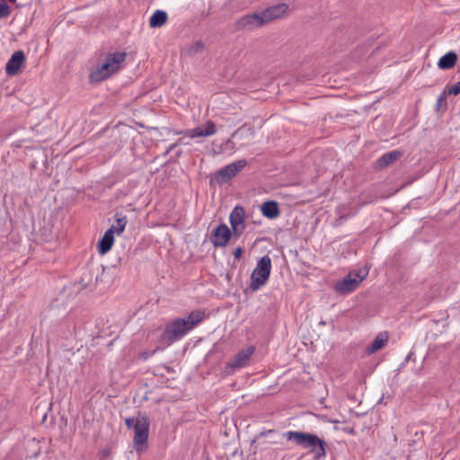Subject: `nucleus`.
I'll list each match as a JSON object with an SVG mask.
<instances>
[{
    "mask_svg": "<svg viewBox=\"0 0 460 460\" xmlns=\"http://www.w3.org/2000/svg\"><path fill=\"white\" fill-rule=\"evenodd\" d=\"M205 318V312L194 310L186 318H176L166 324L161 341L168 345L181 340Z\"/></svg>",
    "mask_w": 460,
    "mask_h": 460,
    "instance_id": "obj_1",
    "label": "nucleus"
},
{
    "mask_svg": "<svg viewBox=\"0 0 460 460\" xmlns=\"http://www.w3.org/2000/svg\"><path fill=\"white\" fill-rule=\"evenodd\" d=\"M283 437L296 446L303 449H308L314 455L315 460H321L327 455V442L316 434L288 430L283 434Z\"/></svg>",
    "mask_w": 460,
    "mask_h": 460,
    "instance_id": "obj_2",
    "label": "nucleus"
},
{
    "mask_svg": "<svg viewBox=\"0 0 460 460\" xmlns=\"http://www.w3.org/2000/svg\"><path fill=\"white\" fill-rule=\"evenodd\" d=\"M270 272L271 259L269 255H264L257 261L256 267L251 275L250 288L252 291L260 289L268 282Z\"/></svg>",
    "mask_w": 460,
    "mask_h": 460,
    "instance_id": "obj_3",
    "label": "nucleus"
},
{
    "mask_svg": "<svg viewBox=\"0 0 460 460\" xmlns=\"http://www.w3.org/2000/svg\"><path fill=\"white\" fill-rule=\"evenodd\" d=\"M150 420L146 415H139L136 418L134 425V448L137 452H141L147 447L149 436Z\"/></svg>",
    "mask_w": 460,
    "mask_h": 460,
    "instance_id": "obj_4",
    "label": "nucleus"
},
{
    "mask_svg": "<svg viewBox=\"0 0 460 460\" xmlns=\"http://www.w3.org/2000/svg\"><path fill=\"white\" fill-rule=\"evenodd\" d=\"M247 165L245 159H240L231 163L215 172L210 179V183L223 185L231 181L238 172H240Z\"/></svg>",
    "mask_w": 460,
    "mask_h": 460,
    "instance_id": "obj_5",
    "label": "nucleus"
},
{
    "mask_svg": "<svg viewBox=\"0 0 460 460\" xmlns=\"http://www.w3.org/2000/svg\"><path fill=\"white\" fill-rule=\"evenodd\" d=\"M365 277L366 275H360L358 271H349L346 277L336 282L334 289L341 295L349 294L358 288Z\"/></svg>",
    "mask_w": 460,
    "mask_h": 460,
    "instance_id": "obj_6",
    "label": "nucleus"
},
{
    "mask_svg": "<svg viewBox=\"0 0 460 460\" xmlns=\"http://www.w3.org/2000/svg\"><path fill=\"white\" fill-rule=\"evenodd\" d=\"M264 20L261 13H248L240 17L235 22V28L238 31H253L261 27Z\"/></svg>",
    "mask_w": 460,
    "mask_h": 460,
    "instance_id": "obj_7",
    "label": "nucleus"
},
{
    "mask_svg": "<svg viewBox=\"0 0 460 460\" xmlns=\"http://www.w3.org/2000/svg\"><path fill=\"white\" fill-rule=\"evenodd\" d=\"M231 236L230 228L222 223L212 230L209 239L214 247H225L229 243Z\"/></svg>",
    "mask_w": 460,
    "mask_h": 460,
    "instance_id": "obj_8",
    "label": "nucleus"
},
{
    "mask_svg": "<svg viewBox=\"0 0 460 460\" xmlns=\"http://www.w3.org/2000/svg\"><path fill=\"white\" fill-rule=\"evenodd\" d=\"M116 74L112 67L103 59L102 63L97 65L89 74V80L92 83H101Z\"/></svg>",
    "mask_w": 460,
    "mask_h": 460,
    "instance_id": "obj_9",
    "label": "nucleus"
},
{
    "mask_svg": "<svg viewBox=\"0 0 460 460\" xmlns=\"http://www.w3.org/2000/svg\"><path fill=\"white\" fill-rule=\"evenodd\" d=\"M25 61L26 57L22 50L14 51L5 65L6 75L9 76L17 75Z\"/></svg>",
    "mask_w": 460,
    "mask_h": 460,
    "instance_id": "obj_10",
    "label": "nucleus"
},
{
    "mask_svg": "<svg viewBox=\"0 0 460 460\" xmlns=\"http://www.w3.org/2000/svg\"><path fill=\"white\" fill-rule=\"evenodd\" d=\"M254 352V348L252 346H249L244 349L239 351L234 358L227 363V367L234 369H240L246 366L249 361L251 356Z\"/></svg>",
    "mask_w": 460,
    "mask_h": 460,
    "instance_id": "obj_11",
    "label": "nucleus"
},
{
    "mask_svg": "<svg viewBox=\"0 0 460 460\" xmlns=\"http://www.w3.org/2000/svg\"><path fill=\"white\" fill-rule=\"evenodd\" d=\"M288 9V6L286 4H279L264 9L261 12L264 23L280 18Z\"/></svg>",
    "mask_w": 460,
    "mask_h": 460,
    "instance_id": "obj_12",
    "label": "nucleus"
},
{
    "mask_svg": "<svg viewBox=\"0 0 460 460\" xmlns=\"http://www.w3.org/2000/svg\"><path fill=\"white\" fill-rule=\"evenodd\" d=\"M127 53L123 51H115L107 53L104 59L112 67L113 71L118 73L122 67V64L126 60Z\"/></svg>",
    "mask_w": 460,
    "mask_h": 460,
    "instance_id": "obj_13",
    "label": "nucleus"
},
{
    "mask_svg": "<svg viewBox=\"0 0 460 460\" xmlns=\"http://www.w3.org/2000/svg\"><path fill=\"white\" fill-rule=\"evenodd\" d=\"M114 243L112 229H108L103 236L98 241L97 249L100 254L104 255L111 251Z\"/></svg>",
    "mask_w": 460,
    "mask_h": 460,
    "instance_id": "obj_14",
    "label": "nucleus"
},
{
    "mask_svg": "<svg viewBox=\"0 0 460 460\" xmlns=\"http://www.w3.org/2000/svg\"><path fill=\"white\" fill-rule=\"evenodd\" d=\"M261 211L263 217L269 219H275L280 215L279 203L275 200H267L261 206Z\"/></svg>",
    "mask_w": 460,
    "mask_h": 460,
    "instance_id": "obj_15",
    "label": "nucleus"
},
{
    "mask_svg": "<svg viewBox=\"0 0 460 460\" xmlns=\"http://www.w3.org/2000/svg\"><path fill=\"white\" fill-rule=\"evenodd\" d=\"M401 155L402 152L398 150L385 153L376 160V166L380 169L385 168L398 160Z\"/></svg>",
    "mask_w": 460,
    "mask_h": 460,
    "instance_id": "obj_16",
    "label": "nucleus"
},
{
    "mask_svg": "<svg viewBox=\"0 0 460 460\" xmlns=\"http://www.w3.org/2000/svg\"><path fill=\"white\" fill-rule=\"evenodd\" d=\"M245 210L242 206H235L229 216L231 226H245Z\"/></svg>",
    "mask_w": 460,
    "mask_h": 460,
    "instance_id": "obj_17",
    "label": "nucleus"
},
{
    "mask_svg": "<svg viewBox=\"0 0 460 460\" xmlns=\"http://www.w3.org/2000/svg\"><path fill=\"white\" fill-rule=\"evenodd\" d=\"M457 61V55L454 51H449L442 56L438 62V66L443 70H448L455 66Z\"/></svg>",
    "mask_w": 460,
    "mask_h": 460,
    "instance_id": "obj_18",
    "label": "nucleus"
},
{
    "mask_svg": "<svg viewBox=\"0 0 460 460\" xmlns=\"http://www.w3.org/2000/svg\"><path fill=\"white\" fill-rule=\"evenodd\" d=\"M388 341V335L386 332H380L367 347V354H373L381 349Z\"/></svg>",
    "mask_w": 460,
    "mask_h": 460,
    "instance_id": "obj_19",
    "label": "nucleus"
},
{
    "mask_svg": "<svg viewBox=\"0 0 460 460\" xmlns=\"http://www.w3.org/2000/svg\"><path fill=\"white\" fill-rule=\"evenodd\" d=\"M168 19L166 12L163 10H156L149 20V25L152 28H159L163 26Z\"/></svg>",
    "mask_w": 460,
    "mask_h": 460,
    "instance_id": "obj_20",
    "label": "nucleus"
},
{
    "mask_svg": "<svg viewBox=\"0 0 460 460\" xmlns=\"http://www.w3.org/2000/svg\"><path fill=\"white\" fill-rule=\"evenodd\" d=\"M115 217V224L112 225L109 229L113 230V234L116 233L118 235H119L124 232L126 228L128 218L126 216L118 217V214H116Z\"/></svg>",
    "mask_w": 460,
    "mask_h": 460,
    "instance_id": "obj_21",
    "label": "nucleus"
},
{
    "mask_svg": "<svg viewBox=\"0 0 460 460\" xmlns=\"http://www.w3.org/2000/svg\"><path fill=\"white\" fill-rule=\"evenodd\" d=\"M443 91L447 95H458L460 93V81L453 85H447Z\"/></svg>",
    "mask_w": 460,
    "mask_h": 460,
    "instance_id": "obj_22",
    "label": "nucleus"
},
{
    "mask_svg": "<svg viewBox=\"0 0 460 460\" xmlns=\"http://www.w3.org/2000/svg\"><path fill=\"white\" fill-rule=\"evenodd\" d=\"M447 96V95L443 91L440 93V95L438 97L437 102H436V105H435V110L437 111H439L442 108H444V110H447V104H446Z\"/></svg>",
    "mask_w": 460,
    "mask_h": 460,
    "instance_id": "obj_23",
    "label": "nucleus"
},
{
    "mask_svg": "<svg viewBox=\"0 0 460 460\" xmlns=\"http://www.w3.org/2000/svg\"><path fill=\"white\" fill-rule=\"evenodd\" d=\"M11 13V8L5 0H0V18H6Z\"/></svg>",
    "mask_w": 460,
    "mask_h": 460,
    "instance_id": "obj_24",
    "label": "nucleus"
},
{
    "mask_svg": "<svg viewBox=\"0 0 460 460\" xmlns=\"http://www.w3.org/2000/svg\"><path fill=\"white\" fill-rule=\"evenodd\" d=\"M187 135L191 138L207 137L205 131L201 128H192L187 132Z\"/></svg>",
    "mask_w": 460,
    "mask_h": 460,
    "instance_id": "obj_25",
    "label": "nucleus"
},
{
    "mask_svg": "<svg viewBox=\"0 0 460 460\" xmlns=\"http://www.w3.org/2000/svg\"><path fill=\"white\" fill-rule=\"evenodd\" d=\"M207 137L212 136L216 133V125L213 121L208 120L205 124V128H203Z\"/></svg>",
    "mask_w": 460,
    "mask_h": 460,
    "instance_id": "obj_26",
    "label": "nucleus"
},
{
    "mask_svg": "<svg viewBox=\"0 0 460 460\" xmlns=\"http://www.w3.org/2000/svg\"><path fill=\"white\" fill-rule=\"evenodd\" d=\"M232 227V235H234L236 238H239L243 231L245 230V226H231Z\"/></svg>",
    "mask_w": 460,
    "mask_h": 460,
    "instance_id": "obj_27",
    "label": "nucleus"
},
{
    "mask_svg": "<svg viewBox=\"0 0 460 460\" xmlns=\"http://www.w3.org/2000/svg\"><path fill=\"white\" fill-rule=\"evenodd\" d=\"M136 423V419L135 418H132V417H128L125 420V425L126 427L130 429H134V425Z\"/></svg>",
    "mask_w": 460,
    "mask_h": 460,
    "instance_id": "obj_28",
    "label": "nucleus"
},
{
    "mask_svg": "<svg viewBox=\"0 0 460 460\" xmlns=\"http://www.w3.org/2000/svg\"><path fill=\"white\" fill-rule=\"evenodd\" d=\"M243 253V250L240 246L235 248L233 252V255H234V259H237V260H239L242 257Z\"/></svg>",
    "mask_w": 460,
    "mask_h": 460,
    "instance_id": "obj_29",
    "label": "nucleus"
},
{
    "mask_svg": "<svg viewBox=\"0 0 460 460\" xmlns=\"http://www.w3.org/2000/svg\"><path fill=\"white\" fill-rule=\"evenodd\" d=\"M204 45L201 41H197L192 47L191 50L194 52H198L203 49Z\"/></svg>",
    "mask_w": 460,
    "mask_h": 460,
    "instance_id": "obj_30",
    "label": "nucleus"
},
{
    "mask_svg": "<svg viewBox=\"0 0 460 460\" xmlns=\"http://www.w3.org/2000/svg\"><path fill=\"white\" fill-rule=\"evenodd\" d=\"M176 146H178V143H173V144L170 145L167 147V149L165 150L164 155L165 156V155H169L172 150L175 149Z\"/></svg>",
    "mask_w": 460,
    "mask_h": 460,
    "instance_id": "obj_31",
    "label": "nucleus"
},
{
    "mask_svg": "<svg viewBox=\"0 0 460 460\" xmlns=\"http://www.w3.org/2000/svg\"><path fill=\"white\" fill-rule=\"evenodd\" d=\"M273 431H274V430H272V429H270V430H267V431H262V432H261V433H260V435H259V436H260V437L267 436V434H269V433H272Z\"/></svg>",
    "mask_w": 460,
    "mask_h": 460,
    "instance_id": "obj_32",
    "label": "nucleus"
},
{
    "mask_svg": "<svg viewBox=\"0 0 460 460\" xmlns=\"http://www.w3.org/2000/svg\"><path fill=\"white\" fill-rule=\"evenodd\" d=\"M349 217V216H341L340 217V220H346Z\"/></svg>",
    "mask_w": 460,
    "mask_h": 460,
    "instance_id": "obj_33",
    "label": "nucleus"
},
{
    "mask_svg": "<svg viewBox=\"0 0 460 460\" xmlns=\"http://www.w3.org/2000/svg\"><path fill=\"white\" fill-rule=\"evenodd\" d=\"M175 143H178V146H179V145H181V144H182V142H181V138H179Z\"/></svg>",
    "mask_w": 460,
    "mask_h": 460,
    "instance_id": "obj_34",
    "label": "nucleus"
},
{
    "mask_svg": "<svg viewBox=\"0 0 460 460\" xmlns=\"http://www.w3.org/2000/svg\"><path fill=\"white\" fill-rule=\"evenodd\" d=\"M9 1H10V2H12V3H13V2H15V0H9Z\"/></svg>",
    "mask_w": 460,
    "mask_h": 460,
    "instance_id": "obj_35",
    "label": "nucleus"
},
{
    "mask_svg": "<svg viewBox=\"0 0 460 460\" xmlns=\"http://www.w3.org/2000/svg\"><path fill=\"white\" fill-rule=\"evenodd\" d=\"M333 460H336V459H333Z\"/></svg>",
    "mask_w": 460,
    "mask_h": 460,
    "instance_id": "obj_36",
    "label": "nucleus"
}]
</instances>
